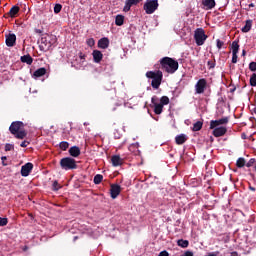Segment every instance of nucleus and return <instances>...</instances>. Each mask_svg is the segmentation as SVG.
Listing matches in <instances>:
<instances>
[{"instance_id":"nucleus-1","label":"nucleus","mask_w":256,"mask_h":256,"mask_svg":"<svg viewBox=\"0 0 256 256\" xmlns=\"http://www.w3.org/2000/svg\"><path fill=\"white\" fill-rule=\"evenodd\" d=\"M161 69L173 75L179 69V62L171 57H163L160 59Z\"/></svg>"},{"instance_id":"nucleus-2","label":"nucleus","mask_w":256,"mask_h":256,"mask_svg":"<svg viewBox=\"0 0 256 256\" xmlns=\"http://www.w3.org/2000/svg\"><path fill=\"white\" fill-rule=\"evenodd\" d=\"M9 131L16 139H25L27 131H25V124L22 121L12 122Z\"/></svg>"},{"instance_id":"nucleus-3","label":"nucleus","mask_w":256,"mask_h":256,"mask_svg":"<svg viewBox=\"0 0 256 256\" xmlns=\"http://www.w3.org/2000/svg\"><path fill=\"white\" fill-rule=\"evenodd\" d=\"M147 79H152L151 86L153 89H159L161 87V83L163 81V72L158 71H148L146 72Z\"/></svg>"},{"instance_id":"nucleus-4","label":"nucleus","mask_w":256,"mask_h":256,"mask_svg":"<svg viewBox=\"0 0 256 256\" xmlns=\"http://www.w3.org/2000/svg\"><path fill=\"white\" fill-rule=\"evenodd\" d=\"M57 39L53 35L46 34L41 38V42L39 45L40 51L47 52L53 45H55Z\"/></svg>"},{"instance_id":"nucleus-5","label":"nucleus","mask_w":256,"mask_h":256,"mask_svg":"<svg viewBox=\"0 0 256 256\" xmlns=\"http://www.w3.org/2000/svg\"><path fill=\"white\" fill-rule=\"evenodd\" d=\"M207 35L205 34V30L203 28H197L194 31V41L198 47L205 45V41H207Z\"/></svg>"},{"instance_id":"nucleus-6","label":"nucleus","mask_w":256,"mask_h":256,"mask_svg":"<svg viewBox=\"0 0 256 256\" xmlns=\"http://www.w3.org/2000/svg\"><path fill=\"white\" fill-rule=\"evenodd\" d=\"M143 9L146 15H153L156 9H159V1L158 0H147L144 3Z\"/></svg>"},{"instance_id":"nucleus-7","label":"nucleus","mask_w":256,"mask_h":256,"mask_svg":"<svg viewBox=\"0 0 256 256\" xmlns=\"http://www.w3.org/2000/svg\"><path fill=\"white\" fill-rule=\"evenodd\" d=\"M205 89H207V80L205 78H201L195 85V91L198 95H202V93H205Z\"/></svg>"},{"instance_id":"nucleus-8","label":"nucleus","mask_w":256,"mask_h":256,"mask_svg":"<svg viewBox=\"0 0 256 256\" xmlns=\"http://www.w3.org/2000/svg\"><path fill=\"white\" fill-rule=\"evenodd\" d=\"M77 169V161L74 158L66 157L65 158V170L73 171Z\"/></svg>"},{"instance_id":"nucleus-9","label":"nucleus","mask_w":256,"mask_h":256,"mask_svg":"<svg viewBox=\"0 0 256 256\" xmlns=\"http://www.w3.org/2000/svg\"><path fill=\"white\" fill-rule=\"evenodd\" d=\"M19 11H21V8H19L17 5H14L11 7L8 13L4 14V18L9 19V17H11V19H15V17L19 15Z\"/></svg>"},{"instance_id":"nucleus-10","label":"nucleus","mask_w":256,"mask_h":256,"mask_svg":"<svg viewBox=\"0 0 256 256\" xmlns=\"http://www.w3.org/2000/svg\"><path fill=\"white\" fill-rule=\"evenodd\" d=\"M110 195L112 199H117L121 195V186L119 184L110 185Z\"/></svg>"},{"instance_id":"nucleus-11","label":"nucleus","mask_w":256,"mask_h":256,"mask_svg":"<svg viewBox=\"0 0 256 256\" xmlns=\"http://www.w3.org/2000/svg\"><path fill=\"white\" fill-rule=\"evenodd\" d=\"M31 171H33V163L28 162L21 167L22 177H29Z\"/></svg>"},{"instance_id":"nucleus-12","label":"nucleus","mask_w":256,"mask_h":256,"mask_svg":"<svg viewBox=\"0 0 256 256\" xmlns=\"http://www.w3.org/2000/svg\"><path fill=\"white\" fill-rule=\"evenodd\" d=\"M229 123V118L224 117L219 120H212L210 122V129H215V127H219V125H227Z\"/></svg>"},{"instance_id":"nucleus-13","label":"nucleus","mask_w":256,"mask_h":256,"mask_svg":"<svg viewBox=\"0 0 256 256\" xmlns=\"http://www.w3.org/2000/svg\"><path fill=\"white\" fill-rule=\"evenodd\" d=\"M141 1L143 0H126L123 8L124 13H129V11H131V7H133V5H139Z\"/></svg>"},{"instance_id":"nucleus-14","label":"nucleus","mask_w":256,"mask_h":256,"mask_svg":"<svg viewBox=\"0 0 256 256\" xmlns=\"http://www.w3.org/2000/svg\"><path fill=\"white\" fill-rule=\"evenodd\" d=\"M17 42V36L15 34H6V45L7 47H15V43Z\"/></svg>"},{"instance_id":"nucleus-15","label":"nucleus","mask_w":256,"mask_h":256,"mask_svg":"<svg viewBox=\"0 0 256 256\" xmlns=\"http://www.w3.org/2000/svg\"><path fill=\"white\" fill-rule=\"evenodd\" d=\"M225 133H227V128L223 126L214 128L213 130L214 137H223Z\"/></svg>"},{"instance_id":"nucleus-16","label":"nucleus","mask_w":256,"mask_h":256,"mask_svg":"<svg viewBox=\"0 0 256 256\" xmlns=\"http://www.w3.org/2000/svg\"><path fill=\"white\" fill-rule=\"evenodd\" d=\"M68 153L70 157H79L81 155V149L78 146H72L69 148Z\"/></svg>"},{"instance_id":"nucleus-17","label":"nucleus","mask_w":256,"mask_h":256,"mask_svg":"<svg viewBox=\"0 0 256 256\" xmlns=\"http://www.w3.org/2000/svg\"><path fill=\"white\" fill-rule=\"evenodd\" d=\"M94 63H101L103 61V53L99 50H94L92 52Z\"/></svg>"},{"instance_id":"nucleus-18","label":"nucleus","mask_w":256,"mask_h":256,"mask_svg":"<svg viewBox=\"0 0 256 256\" xmlns=\"http://www.w3.org/2000/svg\"><path fill=\"white\" fill-rule=\"evenodd\" d=\"M46 74H47L46 68H38L36 71H34L33 77L34 79H39V77H43Z\"/></svg>"},{"instance_id":"nucleus-19","label":"nucleus","mask_w":256,"mask_h":256,"mask_svg":"<svg viewBox=\"0 0 256 256\" xmlns=\"http://www.w3.org/2000/svg\"><path fill=\"white\" fill-rule=\"evenodd\" d=\"M202 5L206 8L207 11L214 9L216 3L215 0H203Z\"/></svg>"},{"instance_id":"nucleus-20","label":"nucleus","mask_w":256,"mask_h":256,"mask_svg":"<svg viewBox=\"0 0 256 256\" xmlns=\"http://www.w3.org/2000/svg\"><path fill=\"white\" fill-rule=\"evenodd\" d=\"M99 49H107L109 47V38L104 37L98 41Z\"/></svg>"},{"instance_id":"nucleus-21","label":"nucleus","mask_w":256,"mask_h":256,"mask_svg":"<svg viewBox=\"0 0 256 256\" xmlns=\"http://www.w3.org/2000/svg\"><path fill=\"white\" fill-rule=\"evenodd\" d=\"M113 167H119V165H123V159H121V156L114 155L111 158Z\"/></svg>"},{"instance_id":"nucleus-22","label":"nucleus","mask_w":256,"mask_h":256,"mask_svg":"<svg viewBox=\"0 0 256 256\" xmlns=\"http://www.w3.org/2000/svg\"><path fill=\"white\" fill-rule=\"evenodd\" d=\"M21 63H26V65H33V57L31 55H23L20 57Z\"/></svg>"},{"instance_id":"nucleus-23","label":"nucleus","mask_w":256,"mask_h":256,"mask_svg":"<svg viewBox=\"0 0 256 256\" xmlns=\"http://www.w3.org/2000/svg\"><path fill=\"white\" fill-rule=\"evenodd\" d=\"M251 27H253V20H246L245 25L241 29L242 33H249V31H251Z\"/></svg>"},{"instance_id":"nucleus-24","label":"nucleus","mask_w":256,"mask_h":256,"mask_svg":"<svg viewBox=\"0 0 256 256\" xmlns=\"http://www.w3.org/2000/svg\"><path fill=\"white\" fill-rule=\"evenodd\" d=\"M176 145H183L187 141V135L180 134L175 137Z\"/></svg>"},{"instance_id":"nucleus-25","label":"nucleus","mask_w":256,"mask_h":256,"mask_svg":"<svg viewBox=\"0 0 256 256\" xmlns=\"http://www.w3.org/2000/svg\"><path fill=\"white\" fill-rule=\"evenodd\" d=\"M123 23H125V16L117 15L115 18V25H117V27H121Z\"/></svg>"},{"instance_id":"nucleus-26","label":"nucleus","mask_w":256,"mask_h":256,"mask_svg":"<svg viewBox=\"0 0 256 256\" xmlns=\"http://www.w3.org/2000/svg\"><path fill=\"white\" fill-rule=\"evenodd\" d=\"M231 49H232V54L239 53V41L237 40L233 41L231 45Z\"/></svg>"},{"instance_id":"nucleus-27","label":"nucleus","mask_w":256,"mask_h":256,"mask_svg":"<svg viewBox=\"0 0 256 256\" xmlns=\"http://www.w3.org/2000/svg\"><path fill=\"white\" fill-rule=\"evenodd\" d=\"M177 245L178 247H182V249H187V247H189V241L180 239L177 241Z\"/></svg>"},{"instance_id":"nucleus-28","label":"nucleus","mask_w":256,"mask_h":256,"mask_svg":"<svg viewBox=\"0 0 256 256\" xmlns=\"http://www.w3.org/2000/svg\"><path fill=\"white\" fill-rule=\"evenodd\" d=\"M154 113L156 115H161L163 113V104L154 105Z\"/></svg>"},{"instance_id":"nucleus-29","label":"nucleus","mask_w":256,"mask_h":256,"mask_svg":"<svg viewBox=\"0 0 256 256\" xmlns=\"http://www.w3.org/2000/svg\"><path fill=\"white\" fill-rule=\"evenodd\" d=\"M201 129H203V122L197 121L196 123L193 124L192 131L194 132L201 131Z\"/></svg>"},{"instance_id":"nucleus-30","label":"nucleus","mask_w":256,"mask_h":256,"mask_svg":"<svg viewBox=\"0 0 256 256\" xmlns=\"http://www.w3.org/2000/svg\"><path fill=\"white\" fill-rule=\"evenodd\" d=\"M245 163H246L245 158L240 157L236 161V167H238V169H241V168H243Z\"/></svg>"},{"instance_id":"nucleus-31","label":"nucleus","mask_w":256,"mask_h":256,"mask_svg":"<svg viewBox=\"0 0 256 256\" xmlns=\"http://www.w3.org/2000/svg\"><path fill=\"white\" fill-rule=\"evenodd\" d=\"M103 181V175L97 174L94 176V183L95 185H99Z\"/></svg>"},{"instance_id":"nucleus-32","label":"nucleus","mask_w":256,"mask_h":256,"mask_svg":"<svg viewBox=\"0 0 256 256\" xmlns=\"http://www.w3.org/2000/svg\"><path fill=\"white\" fill-rule=\"evenodd\" d=\"M160 105L164 107V105H169V97L162 96L160 99Z\"/></svg>"},{"instance_id":"nucleus-33","label":"nucleus","mask_w":256,"mask_h":256,"mask_svg":"<svg viewBox=\"0 0 256 256\" xmlns=\"http://www.w3.org/2000/svg\"><path fill=\"white\" fill-rule=\"evenodd\" d=\"M61 9H63V5L61 4H55L54 6V13L57 15L59 13H61Z\"/></svg>"},{"instance_id":"nucleus-34","label":"nucleus","mask_w":256,"mask_h":256,"mask_svg":"<svg viewBox=\"0 0 256 256\" xmlns=\"http://www.w3.org/2000/svg\"><path fill=\"white\" fill-rule=\"evenodd\" d=\"M250 85L251 87H256V74L253 73L250 77Z\"/></svg>"},{"instance_id":"nucleus-35","label":"nucleus","mask_w":256,"mask_h":256,"mask_svg":"<svg viewBox=\"0 0 256 256\" xmlns=\"http://www.w3.org/2000/svg\"><path fill=\"white\" fill-rule=\"evenodd\" d=\"M9 223V219L0 217V227H5Z\"/></svg>"},{"instance_id":"nucleus-36","label":"nucleus","mask_w":256,"mask_h":256,"mask_svg":"<svg viewBox=\"0 0 256 256\" xmlns=\"http://www.w3.org/2000/svg\"><path fill=\"white\" fill-rule=\"evenodd\" d=\"M52 189L53 191H59V189H61V185L59 184V182L54 181L52 184Z\"/></svg>"},{"instance_id":"nucleus-37","label":"nucleus","mask_w":256,"mask_h":256,"mask_svg":"<svg viewBox=\"0 0 256 256\" xmlns=\"http://www.w3.org/2000/svg\"><path fill=\"white\" fill-rule=\"evenodd\" d=\"M208 69H215L216 61L215 60H210L207 62Z\"/></svg>"},{"instance_id":"nucleus-38","label":"nucleus","mask_w":256,"mask_h":256,"mask_svg":"<svg viewBox=\"0 0 256 256\" xmlns=\"http://www.w3.org/2000/svg\"><path fill=\"white\" fill-rule=\"evenodd\" d=\"M256 160L255 158H251L247 163H246V167H253V165H255Z\"/></svg>"},{"instance_id":"nucleus-39","label":"nucleus","mask_w":256,"mask_h":256,"mask_svg":"<svg viewBox=\"0 0 256 256\" xmlns=\"http://www.w3.org/2000/svg\"><path fill=\"white\" fill-rule=\"evenodd\" d=\"M13 149H15V146L13 144L7 143L5 145V151H13Z\"/></svg>"},{"instance_id":"nucleus-40","label":"nucleus","mask_w":256,"mask_h":256,"mask_svg":"<svg viewBox=\"0 0 256 256\" xmlns=\"http://www.w3.org/2000/svg\"><path fill=\"white\" fill-rule=\"evenodd\" d=\"M224 45H225V42H223L219 39L216 40V46L218 49H221Z\"/></svg>"},{"instance_id":"nucleus-41","label":"nucleus","mask_w":256,"mask_h":256,"mask_svg":"<svg viewBox=\"0 0 256 256\" xmlns=\"http://www.w3.org/2000/svg\"><path fill=\"white\" fill-rule=\"evenodd\" d=\"M87 58V55H85L83 52L79 53V59L82 63H85V59Z\"/></svg>"},{"instance_id":"nucleus-42","label":"nucleus","mask_w":256,"mask_h":256,"mask_svg":"<svg viewBox=\"0 0 256 256\" xmlns=\"http://www.w3.org/2000/svg\"><path fill=\"white\" fill-rule=\"evenodd\" d=\"M93 45H95V39L90 38L87 40V46L88 47H93Z\"/></svg>"},{"instance_id":"nucleus-43","label":"nucleus","mask_w":256,"mask_h":256,"mask_svg":"<svg viewBox=\"0 0 256 256\" xmlns=\"http://www.w3.org/2000/svg\"><path fill=\"white\" fill-rule=\"evenodd\" d=\"M249 69H250V71L255 72L256 71V62H250Z\"/></svg>"},{"instance_id":"nucleus-44","label":"nucleus","mask_w":256,"mask_h":256,"mask_svg":"<svg viewBox=\"0 0 256 256\" xmlns=\"http://www.w3.org/2000/svg\"><path fill=\"white\" fill-rule=\"evenodd\" d=\"M151 102L153 105H159V98L157 96H153Z\"/></svg>"},{"instance_id":"nucleus-45","label":"nucleus","mask_w":256,"mask_h":256,"mask_svg":"<svg viewBox=\"0 0 256 256\" xmlns=\"http://www.w3.org/2000/svg\"><path fill=\"white\" fill-rule=\"evenodd\" d=\"M29 146V141L24 140L21 144L20 147H28Z\"/></svg>"},{"instance_id":"nucleus-46","label":"nucleus","mask_w":256,"mask_h":256,"mask_svg":"<svg viewBox=\"0 0 256 256\" xmlns=\"http://www.w3.org/2000/svg\"><path fill=\"white\" fill-rule=\"evenodd\" d=\"M238 56L237 54H232V63H237Z\"/></svg>"},{"instance_id":"nucleus-47","label":"nucleus","mask_w":256,"mask_h":256,"mask_svg":"<svg viewBox=\"0 0 256 256\" xmlns=\"http://www.w3.org/2000/svg\"><path fill=\"white\" fill-rule=\"evenodd\" d=\"M158 256H169V252L164 250V251L160 252Z\"/></svg>"},{"instance_id":"nucleus-48","label":"nucleus","mask_w":256,"mask_h":256,"mask_svg":"<svg viewBox=\"0 0 256 256\" xmlns=\"http://www.w3.org/2000/svg\"><path fill=\"white\" fill-rule=\"evenodd\" d=\"M60 165H61L62 169H65V158H62L60 160Z\"/></svg>"},{"instance_id":"nucleus-49","label":"nucleus","mask_w":256,"mask_h":256,"mask_svg":"<svg viewBox=\"0 0 256 256\" xmlns=\"http://www.w3.org/2000/svg\"><path fill=\"white\" fill-rule=\"evenodd\" d=\"M60 149H62V151H65V141H62L60 143Z\"/></svg>"},{"instance_id":"nucleus-50","label":"nucleus","mask_w":256,"mask_h":256,"mask_svg":"<svg viewBox=\"0 0 256 256\" xmlns=\"http://www.w3.org/2000/svg\"><path fill=\"white\" fill-rule=\"evenodd\" d=\"M182 256H193V252L186 251Z\"/></svg>"},{"instance_id":"nucleus-51","label":"nucleus","mask_w":256,"mask_h":256,"mask_svg":"<svg viewBox=\"0 0 256 256\" xmlns=\"http://www.w3.org/2000/svg\"><path fill=\"white\" fill-rule=\"evenodd\" d=\"M230 256H239V253H237V252L234 251V252H231V253H230Z\"/></svg>"},{"instance_id":"nucleus-52","label":"nucleus","mask_w":256,"mask_h":256,"mask_svg":"<svg viewBox=\"0 0 256 256\" xmlns=\"http://www.w3.org/2000/svg\"><path fill=\"white\" fill-rule=\"evenodd\" d=\"M250 191H256L255 187L249 186Z\"/></svg>"},{"instance_id":"nucleus-53","label":"nucleus","mask_w":256,"mask_h":256,"mask_svg":"<svg viewBox=\"0 0 256 256\" xmlns=\"http://www.w3.org/2000/svg\"><path fill=\"white\" fill-rule=\"evenodd\" d=\"M245 55H247V51L243 50L242 51V56L245 57Z\"/></svg>"},{"instance_id":"nucleus-54","label":"nucleus","mask_w":256,"mask_h":256,"mask_svg":"<svg viewBox=\"0 0 256 256\" xmlns=\"http://www.w3.org/2000/svg\"><path fill=\"white\" fill-rule=\"evenodd\" d=\"M69 147V143L65 142V149H67Z\"/></svg>"},{"instance_id":"nucleus-55","label":"nucleus","mask_w":256,"mask_h":256,"mask_svg":"<svg viewBox=\"0 0 256 256\" xmlns=\"http://www.w3.org/2000/svg\"><path fill=\"white\" fill-rule=\"evenodd\" d=\"M79 239V236H74L73 241H77Z\"/></svg>"},{"instance_id":"nucleus-56","label":"nucleus","mask_w":256,"mask_h":256,"mask_svg":"<svg viewBox=\"0 0 256 256\" xmlns=\"http://www.w3.org/2000/svg\"><path fill=\"white\" fill-rule=\"evenodd\" d=\"M249 7H255V4L251 3L249 4Z\"/></svg>"},{"instance_id":"nucleus-57","label":"nucleus","mask_w":256,"mask_h":256,"mask_svg":"<svg viewBox=\"0 0 256 256\" xmlns=\"http://www.w3.org/2000/svg\"><path fill=\"white\" fill-rule=\"evenodd\" d=\"M5 159H7V157L3 156V157H2V161H5Z\"/></svg>"},{"instance_id":"nucleus-58","label":"nucleus","mask_w":256,"mask_h":256,"mask_svg":"<svg viewBox=\"0 0 256 256\" xmlns=\"http://www.w3.org/2000/svg\"><path fill=\"white\" fill-rule=\"evenodd\" d=\"M234 91H235V88L231 89V90H230V93H233Z\"/></svg>"},{"instance_id":"nucleus-59","label":"nucleus","mask_w":256,"mask_h":256,"mask_svg":"<svg viewBox=\"0 0 256 256\" xmlns=\"http://www.w3.org/2000/svg\"><path fill=\"white\" fill-rule=\"evenodd\" d=\"M36 33H42V31L41 30H36Z\"/></svg>"}]
</instances>
